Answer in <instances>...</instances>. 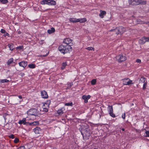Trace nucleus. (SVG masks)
Masks as SVG:
<instances>
[{
	"label": "nucleus",
	"mask_w": 149,
	"mask_h": 149,
	"mask_svg": "<svg viewBox=\"0 0 149 149\" xmlns=\"http://www.w3.org/2000/svg\"><path fill=\"white\" fill-rule=\"evenodd\" d=\"M71 45H61L59 47V50L64 54L69 53L72 50Z\"/></svg>",
	"instance_id": "obj_1"
},
{
	"label": "nucleus",
	"mask_w": 149,
	"mask_h": 149,
	"mask_svg": "<svg viewBox=\"0 0 149 149\" xmlns=\"http://www.w3.org/2000/svg\"><path fill=\"white\" fill-rule=\"evenodd\" d=\"M125 29L122 26L119 27L116 29H111L110 31H115L116 34H122L125 31Z\"/></svg>",
	"instance_id": "obj_2"
},
{
	"label": "nucleus",
	"mask_w": 149,
	"mask_h": 149,
	"mask_svg": "<svg viewBox=\"0 0 149 149\" xmlns=\"http://www.w3.org/2000/svg\"><path fill=\"white\" fill-rule=\"evenodd\" d=\"M116 59L118 62L121 63L125 61L126 59V57L120 54L116 56Z\"/></svg>",
	"instance_id": "obj_3"
},
{
	"label": "nucleus",
	"mask_w": 149,
	"mask_h": 149,
	"mask_svg": "<svg viewBox=\"0 0 149 149\" xmlns=\"http://www.w3.org/2000/svg\"><path fill=\"white\" fill-rule=\"evenodd\" d=\"M123 84L125 85H129L133 84L132 80H130L129 78H126L122 79Z\"/></svg>",
	"instance_id": "obj_4"
},
{
	"label": "nucleus",
	"mask_w": 149,
	"mask_h": 149,
	"mask_svg": "<svg viewBox=\"0 0 149 149\" xmlns=\"http://www.w3.org/2000/svg\"><path fill=\"white\" fill-rule=\"evenodd\" d=\"M36 111L35 109H32L29 110L27 111V114L29 115L37 116V113L35 112Z\"/></svg>",
	"instance_id": "obj_5"
},
{
	"label": "nucleus",
	"mask_w": 149,
	"mask_h": 149,
	"mask_svg": "<svg viewBox=\"0 0 149 149\" xmlns=\"http://www.w3.org/2000/svg\"><path fill=\"white\" fill-rule=\"evenodd\" d=\"M41 94L42 97L43 98H47L48 97L47 92L45 91H41Z\"/></svg>",
	"instance_id": "obj_6"
},
{
	"label": "nucleus",
	"mask_w": 149,
	"mask_h": 149,
	"mask_svg": "<svg viewBox=\"0 0 149 149\" xmlns=\"http://www.w3.org/2000/svg\"><path fill=\"white\" fill-rule=\"evenodd\" d=\"M72 42V40L69 38L65 39L63 41V43H65L66 45H69Z\"/></svg>",
	"instance_id": "obj_7"
},
{
	"label": "nucleus",
	"mask_w": 149,
	"mask_h": 149,
	"mask_svg": "<svg viewBox=\"0 0 149 149\" xmlns=\"http://www.w3.org/2000/svg\"><path fill=\"white\" fill-rule=\"evenodd\" d=\"M49 108V105L47 103H45L43 106L42 109L43 111L45 112H47L48 111V108Z\"/></svg>",
	"instance_id": "obj_8"
},
{
	"label": "nucleus",
	"mask_w": 149,
	"mask_h": 149,
	"mask_svg": "<svg viewBox=\"0 0 149 149\" xmlns=\"http://www.w3.org/2000/svg\"><path fill=\"white\" fill-rule=\"evenodd\" d=\"M34 132L36 134L40 133L41 132V129L39 127H37L33 130Z\"/></svg>",
	"instance_id": "obj_9"
},
{
	"label": "nucleus",
	"mask_w": 149,
	"mask_h": 149,
	"mask_svg": "<svg viewBox=\"0 0 149 149\" xmlns=\"http://www.w3.org/2000/svg\"><path fill=\"white\" fill-rule=\"evenodd\" d=\"M27 62L26 61H23L19 63V65L20 66L25 68L27 65Z\"/></svg>",
	"instance_id": "obj_10"
},
{
	"label": "nucleus",
	"mask_w": 149,
	"mask_h": 149,
	"mask_svg": "<svg viewBox=\"0 0 149 149\" xmlns=\"http://www.w3.org/2000/svg\"><path fill=\"white\" fill-rule=\"evenodd\" d=\"M26 119L25 118H23L22 120H20L18 122V123L20 124H23L24 125H28L27 123L26 122Z\"/></svg>",
	"instance_id": "obj_11"
},
{
	"label": "nucleus",
	"mask_w": 149,
	"mask_h": 149,
	"mask_svg": "<svg viewBox=\"0 0 149 149\" xmlns=\"http://www.w3.org/2000/svg\"><path fill=\"white\" fill-rule=\"evenodd\" d=\"M56 4V2L53 0H48V5H54Z\"/></svg>",
	"instance_id": "obj_12"
},
{
	"label": "nucleus",
	"mask_w": 149,
	"mask_h": 149,
	"mask_svg": "<svg viewBox=\"0 0 149 149\" xmlns=\"http://www.w3.org/2000/svg\"><path fill=\"white\" fill-rule=\"evenodd\" d=\"M100 13L99 15V16L102 18L103 17V15H105L106 14V12L105 11L100 10Z\"/></svg>",
	"instance_id": "obj_13"
},
{
	"label": "nucleus",
	"mask_w": 149,
	"mask_h": 149,
	"mask_svg": "<svg viewBox=\"0 0 149 149\" xmlns=\"http://www.w3.org/2000/svg\"><path fill=\"white\" fill-rule=\"evenodd\" d=\"M27 124L28 125H38L39 124V122L38 121H34L32 123H29L28 122Z\"/></svg>",
	"instance_id": "obj_14"
},
{
	"label": "nucleus",
	"mask_w": 149,
	"mask_h": 149,
	"mask_svg": "<svg viewBox=\"0 0 149 149\" xmlns=\"http://www.w3.org/2000/svg\"><path fill=\"white\" fill-rule=\"evenodd\" d=\"M55 31V29L53 27H52L50 29H49L47 31V32L49 34H51L54 33Z\"/></svg>",
	"instance_id": "obj_15"
},
{
	"label": "nucleus",
	"mask_w": 149,
	"mask_h": 149,
	"mask_svg": "<svg viewBox=\"0 0 149 149\" xmlns=\"http://www.w3.org/2000/svg\"><path fill=\"white\" fill-rule=\"evenodd\" d=\"M91 97L90 95H88L87 96L84 95L82 96V98L84 100H88Z\"/></svg>",
	"instance_id": "obj_16"
},
{
	"label": "nucleus",
	"mask_w": 149,
	"mask_h": 149,
	"mask_svg": "<svg viewBox=\"0 0 149 149\" xmlns=\"http://www.w3.org/2000/svg\"><path fill=\"white\" fill-rule=\"evenodd\" d=\"M77 22H79L81 23H83L84 22H85L86 21V19L85 18H82L81 19H77Z\"/></svg>",
	"instance_id": "obj_17"
},
{
	"label": "nucleus",
	"mask_w": 149,
	"mask_h": 149,
	"mask_svg": "<svg viewBox=\"0 0 149 149\" xmlns=\"http://www.w3.org/2000/svg\"><path fill=\"white\" fill-rule=\"evenodd\" d=\"M146 80V79L145 78L143 77H141L140 78L139 81V83L142 84L143 83H144Z\"/></svg>",
	"instance_id": "obj_18"
},
{
	"label": "nucleus",
	"mask_w": 149,
	"mask_h": 149,
	"mask_svg": "<svg viewBox=\"0 0 149 149\" xmlns=\"http://www.w3.org/2000/svg\"><path fill=\"white\" fill-rule=\"evenodd\" d=\"M139 0H134L133 2V3H132V5L135 6L139 4Z\"/></svg>",
	"instance_id": "obj_19"
},
{
	"label": "nucleus",
	"mask_w": 149,
	"mask_h": 149,
	"mask_svg": "<svg viewBox=\"0 0 149 149\" xmlns=\"http://www.w3.org/2000/svg\"><path fill=\"white\" fill-rule=\"evenodd\" d=\"M48 0H43L40 2L42 4H47L48 5Z\"/></svg>",
	"instance_id": "obj_20"
},
{
	"label": "nucleus",
	"mask_w": 149,
	"mask_h": 149,
	"mask_svg": "<svg viewBox=\"0 0 149 149\" xmlns=\"http://www.w3.org/2000/svg\"><path fill=\"white\" fill-rule=\"evenodd\" d=\"M63 108L58 109L57 111V113L59 115H62L63 113V110H62Z\"/></svg>",
	"instance_id": "obj_21"
},
{
	"label": "nucleus",
	"mask_w": 149,
	"mask_h": 149,
	"mask_svg": "<svg viewBox=\"0 0 149 149\" xmlns=\"http://www.w3.org/2000/svg\"><path fill=\"white\" fill-rule=\"evenodd\" d=\"M13 61V58H11L9 59L7 62L8 65H9Z\"/></svg>",
	"instance_id": "obj_22"
},
{
	"label": "nucleus",
	"mask_w": 149,
	"mask_h": 149,
	"mask_svg": "<svg viewBox=\"0 0 149 149\" xmlns=\"http://www.w3.org/2000/svg\"><path fill=\"white\" fill-rule=\"evenodd\" d=\"M70 21L73 23L77 22V19L74 18H71L69 19Z\"/></svg>",
	"instance_id": "obj_23"
},
{
	"label": "nucleus",
	"mask_w": 149,
	"mask_h": 149,
	"mask_svg": "<svg viewBox=\"0 0 149 149\" xmlns=\"http://www.w3.org/2000/svg\"><path fill=\"white\" fill-rule=\"evenodd\" d=\"M139 4L141 5L146 4V1H142L141 0H139Z\"/></svg>",
	"instance_id": "obj_24"
},
{
	"label": "nucleus",
	"mask_w": 149,
	"mask_h": 149,
	"mask_svg": "<svg viewBox=\"0 0 149 149\" xmlns=\"http://www.w3.org/2000/svg\"><path fill=\"white\" fill-rule=\"evenodd\" d=\"M8 46L9 47V48H10V50H11V51H12L13 49V45L12 43H11L10 44H8Z\"/></svg>",
	"instance_id": "obj_25"
},
{
	"label": "nucleus",
	"mask_w": 149,
	"mask_h": 149,
	"mask_svg": "<svg viewBox=\"0 0 149 149\" xmlns=\"http://www.w3.org/2000/svg\"><path fill=\"white\" fill-rule=\"evenodd\" d=\"M36 65L34 64H31L28 65L29 68H34L35 67Z\"/></svg>",
	"instance_id": "obj_26"
},
{
	"label": "nucleus",
	"mask_w": 149,
	"mask_h": 149,
	"mask_svg": "<svg viewBox=\"0 0 149 149\" xmlns=\"http://www.w3.org/2000/svg\"><path fill=\"white\" fill-rule=\"evenodd\" d=\"M142 39L143 40H145V41L143 42V43H145L146 42H149V37H143L142 38Z\"/></svg>",
	"instance_id": "obj_27"
},
{
	"label": "nucleus",
	"mask_w": 149,
	"mask_h": 149,
	"mask_svg": "<svg viewBox=\"0 0 149 149\" xmlns=\"http://www.w3.org/2000/svg\"><path fill=\"white\" fill-rule=\"evenodd\" d=\"M9 81L7 79L0 80V83L1 84L5 82H7Z\"/></svg>",
	"instance_id": "obj_28"
},
{
	"label": "nucleus",
	"mask_w": 149,
	"mask_h": 149,
	"mask_svg": "<svg viewBox=\"0 0 149 149\" xmlns=\"http://www.w3.org/2000/svg\"><path fill=\"white\" fill-rule=\"evenodd\" d=\"M108 109L109 110V112H112L113 111V109L112 106H109Z\"/></svg>",
	"instance_id": "obj_29"
},
{
	"label": "nucleus",
	"mask_w": 149,
	"mask_h": 149,
	"mask_svg": "<svg viewBox=\"0 0 149 149\" xmlns=\"http://www.w3.org/2000/svg\"><path fill=\"white\" fill-rule=\"evenodd\" d=\"M67 64L66 62L65 63H62V66L61 67V68L62 69H64L65 68V67L67 65Z\"/></svg>",
	"instance_id": "obj_30"
},
{
	"label": "nucleus",
	"mask_w": 149,
	"mask_h": 149,
	"mask_svg": "<svg viewBox=\"0 0 149 149\" xmlns=\"http://www.w3.org/2000/svg\"><path fill=\"white\" fill-rule=\"evenodd\" d=\"M0 1L3 4H6L8 3V0H0Z\"/></svg>",
	"instance_id": "obj_31"
},
{
	"label": "nucleus",
	"mask_w": 149,
	"mask_h": 149,
	"mask_svg": "<svg viewBox=\"0 0 149 149\" xmlns=\"http://www.w3.org/2000/svg\"><path fill=\"white\" fill-rule=\"evenodd\" d=\"M147 86V82H144L143 84V90H144L146 88Z\"/></svg>",
	"instance_id": "obj_32"
},
{
	"label": "nucleus",
	"mask_w": 149,
	"mask_h": 149,
	"mask_svg": "<svg viewBox=\"0 0 149 149\" xmlns=\"http://www.w3.org/2000/svg\"><path fill=\"white\" fill-rule=\"evenodd\" d=\"M86 49L88 50H93V51L94 50V48L93 47H87V48H86Z\"/></svg>",
	"instance_id": "obj_33"
},
{
	"label": "nucleus",
	"mask_w": 149,
	"mask_h": 149,
	"mask_svg": "<svg viewBox=\"0 0 149 149\" xmlns=\"http://www.w3.org/2000/svg\"><path fill=\"white\" fill-rule=\"evenodd\" d=\"M96 82V80L95 79H93L91 81V84L94 85L95 84Z\"/></svg>",
	"instance_id": "obj_34"
},
{
	"label": "nucleus",
	"mask_w": 149,
	"mask_h": 149,
	"mask_svg": "<svg viewBox=\"0 0 149 149\" xmlns=\"http://www.w3.org/2000/svg\"><path fill=\"white\" fill-rule=\"evenodd\" d=\"M109 114L113 118H115L116 117L115 114L113 113V111L112 112H109Z\"/></svg>",
	"instance_id": "obj_35"
},
{
	"label": "nucleus",
	"mask_w": 149,
	"mask_h": 149,
	"mask_svg": "<svg viewBox=\"0 0 149 149\" xmlns=\"http://www.w3.org/2000/svg\"><path fill=\"white\" fill-rule=\"evenodd\" d=\"M65 105L67 106H72L73 105V103L72 102L67 103L65 104Z\"/></svg>",
	"instance_id": "obj_36"
},
{
	"label": "nucleus",
	"mask_w": 149,
	"mask_h": 149,
	"mask_svg": "<svg viewBox=\"0 0 149 149\" xmlns=\"http://www.w3.org/2000/svg\"><path fill=\"white\" fill-rule=\"evenodd\" d=\"M145 133L146 134L145 137H149V131H146L145 132Z\"/></svg>",
	"instance_id": "obj_37"
},
{
	"label": "nucleus",
	"mask_w": 149,
	"mask_h": 149,
	"mask_svg": "<svg viewBox=\"0 0 149 149\" xmlns=\"http://www.w3.org/2000/svg\"><path fill=\"white\" fill-rule=\"evenodd\" d=\"M134 0H129V3L132 5V3H133Z\"/></svg>",
	"instance_id": "obj_38"
},
{
	"label": "nucleus",
	"mask_w": 149,
	"mask_h": 149,
	"mask_svg": "<svg viewBox=\"0 0 149 149\" xmlns=\"http://www.w3.org/2000/svg\"><path fill=\"white\" fill-rule=\"evenodd\" d=\"M23 46H19V47H16V49H19V50L22 49H23Z\"/></svg>",
	"instance_id": "obj_39"
},
{
	"label": "nucleus",
	"mask_w": 149,
	"mask_h": 149,
	"mask_svg": "<svg viewBox=\"0 0 149 149\" xmlns=\"http://www.w3.org/2000/svg\"><path fill=\"white\" fill-rule=\"evenodd\" d=\"M19 141V139L17 138H15V139L14 140V141L15 143H17Z\"/></svg>",
	"instance_id": "obj_40"
},
{
	"label": "nucleus",
	"mask_w": 149,
	"mask_h": 149,
	"mask_svg": "<svg viewBox=\"0 0 149 149\" xmlns=\"http://www.w3.org/2000/svg\"><path fill=\"white\" fill-rule=\"evenodd\" d=\"M9 137L11 139H14V136L13 134H11L10 136H9Z\"/></svg>",
	"instance_id": "obj_41"
},
{
	"label": "nucleus",
	"mask_w": 149,
	"mask_h": 149,
	"mask_svg": "<svg viewBox=\"0 0 149 149\" xmlns=\"http://www.w3.org/2000/svg\"><path fill=\"white\" fill-rule=\"evenodd\" d=\"M6 31L3 29H1V33H5V32H6Z\"/></svg>",
	"instance_id": "obj_42"
},
{
	"label": "nucleus",
	"mask_w": 149,
	"mask_h": 149,
	"mask_svg": "<svg viewBox=\"0 0 149 149\" xmlns=\"http://www.w3.org/2000/svg\"><path fill=\"white\" fill-rule=\"evenodd\" d=\"M122 117L123 119H125V113H124L122 115Z\"/></svg>",
	"instance_id": "obj_43"
},
{
	"label": "nucleus",
	"mask_w": 149,
	"mask_h": 149,
	"mask_svg": "<svg viewBox=\"0 0 149 149\" xmlns=\"http://www.w3.org/2000/svg\"><path fill=\"white\" fill-rule=\"evenodd\" d=\"M136 62L137 63H140L141 62V61L140 59H138L136 60Z\"/></svg>",
	"instance_id": "obj_44"
},
{
	"label": "nucleus",
	"mask_w": 149,
	"mask_h": 149,
	"mask_svg": "<svg viewBox=\"0 0 149 149\" xmlns=\"http://www.w3.org/2000/svg\"><path fill=\"white\" fill-rule=\"evenodd\" d=\"M44 41L43 40H40L39 41V43L41 44H43L44 43Z\"/></svg>",
	"instance_id": "obj_45"
},
{
	"label": "nucleus",
	"mask_w": 149,
	"mask_h": 149,
	"mask_svg": "<svg viewBox=\"0 0 149 149\" xmlns=\"http://www.w3.org/2000/svg\"><path fill=\"white\" fill-rule=\"evenodd\" d=\"M17 149H25L24 146H22L19 147Z\"/></svg>",
	"instance_id": "obj_46"
},
{
	"label": "nucleus",
	"mask_w": 149,
	"mask_h": 149,
	"mask_svg": "<svg viewBox=\"0 0 149 149\" xmlns=\"http://www.w3.org/2000/svg\"><path fill=\"white\" fill-rule=\"evenodd\" d=\"M20 74L21 77H23L24 75V73L21 72L20 73Z\"/></svg>",
	"instance_id": "obj_47"
},
{
	"label": "nucleus",
	"mask_w": 149,
	"mask_h": 149,
	"mask_svg": "<svg viewBox=\"0 0 149 149\" xmlns=\"http://www.w3.org/2000/svg\"><path fill=\"white\" fill-rule=\"evenodd\" d=\"M141 24H147V22H143V21H141V22L140 23Z\"/></svg>",
	"instance_id": "obj_48"
},
{
	"label": "nucleus",
	"mask_w": 149,
	"mask_h": 149,
	"mask_svg": "<svg viewBox=\"0 0 149 149\" xmlns=\"http://www.w3.org/2000/svg\"><path fill=\"white\" fill-rule=\"evenodd\" d=\"M47 55H48V54H47L46 55H41V56L45 57V56H46Z\"/></svg>",
	"instance_id": "obj_49"
},
{
	"label": "nucleus",
	"mask_w": 149,
	"mask_h": 149,
	"mask_svg": "<svg viewBox=\"0 0 149 149\" xmlns=\"http://www.w3.org/2000/svg\"><path fill=\"white\" fill-rule=\"evenodd\" d=\"M14 100H15V101H16L17 100H18L17 98H14Z\"/></svg>",
	"instance_id": "obj_50"
},
{
	"label": "nucleus",
	"mask_w": 149,
	"mask_h": 149,
	"mask_svg": "<svg viewBox=\"0 0 149 149\" xmlns=\"http://www.w3.org/2000/svg\"><path fill=\"white\" fill-rule=\"evenodd\" d=\"M8 35H9L8 33H5V34L4 35H5V36H8Z\"/></svg>",
	"instance_id": "obj_51"
},
{
	"label": "nucleus",
	"mask_w": 149,
	"mask_h": 149,
	"mask_svg": "<svg viewBox=\"0 0 149 149\" xmlns=\"http://www.w3.org/2000/svg\"><path fill=\"white\" fill-rule=\"evenodd\" d=\"M84 102L86 103H87L88 102V100H84Z\"/></svg>",
	"instance_id": "obj_52"
},
{
	"label": "nucleus",
	"mask_w": 149,
	"mask_h": 149,
	"mask_svg": "<svg viewBox=\"0 0 149 149\" xmlns=\"http://www.w3.org/2000/svg\"><path fill=\"white\" fill-rule=\"evenodd\" d=\"M17 33L18 34H20L21 33V32L19 31H18Z\"/></svg>",
	"instance_id": "obj_53"
},
{
	"label": "nucleus",
	"mask_w": 149,
	"mask_h": 149,
	"mask_svg": "<svg viewBox=\"0 0 149 149\" xmlns=\"http://www.w3.org/2000/svg\"><path fill=\"white\" fill-rule=\"evenodd\" d=\"M19 98L20 99L22 98V96H21V95H19Z\"/></svg>",
	"instance_id": "obj_54"
},
{
	"label": "nucleus",
	"mask_w": 149,
	"mask_h": 149,
	"mask_svg": "<svg viewBox=\"0 0 149 149\" xmlns=\"http://www.w3.org/2000/svg\"><path fill=\"white\" fill-rule=\"evenodd\" d=\"M122 131H124L125 130V129L124 128H122Z\"/></svg>",
	"instance_id": "obj_55"
},
{
	"label": "nucleus",
	"mask_w": 149,
	"mask_h": 149,
	"mask_svg": "<svg viewBox=\"0 0 149 149\" xmlns=\"http://www.w3.org/2000/svg\"><path fill=\"white\" fill-rule=\"evenodd\" d=\"M15 104H17V103H16V102H15Z\"/></svg>",
	"instance_id": "obj_56"
}]
</instances>
